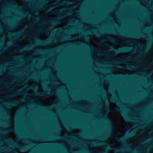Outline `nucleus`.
Returning <instances> with one entry per match:
<instances>
[{
    "label": "nucleus",
    "instance_id": "4468645a",
    "mask_svg": "<svg viewBox=\"0 0 153 153\" xmlns=\"http://www.w3.org/2000/svg\"><path fill=\"white\" fill-rule=\"evenodd\" d=\"M116 110H117V111H120L119 109H116Z\"/></svg>",
    "mask_w": 153,
    "mask_h": 153
},
{
    "label": "nucleus",
    "instance_id": "f03ea898",
    "mask_svg": "<svg viewBox=\"0 0 153 153\" xmlns=\"http://www.w3.org/2000/svg\"><path fill=\"white\" fill-rule=\"evenodd\" d=\"M107 39L112 42H114L116 41V40L115 39L111 37H108L107 38Z\"/></svg>",
    "mask_w": 153,
    "mask_h": 153
},
{
    "label": "nucleus",
    "instance_id": "0eeeda50",
    "mask_svg": "<svg viewBox=\"0 0 153 153\" xmlns=\"http://www.w3.org/2000/svg\"><path fill=\"white\" fill-rule=\"evenodd\" d=\"M117 140L119 141L123 142L124 141V140L123 138H118Z\"/></svg>",
    "mask_w": 153,
    "mask_h": 153
},
{
    "label": "nucleus",
    "instance_id": "1a4fd4ad",
    "mask_svg": "<svg viewBox=\"0 0 153 153\" xmlns=\"http://www.w3.org/2000/svg\"><path fill=\"white\" fill-rule=\"evenodd\" d=\"M54 7H51V8L48 9L47 10V12H50L51 10V9L53 8H54Z\"/></svg>",
    "mask_w": 153,
    "mask_h": 153
},
{
    "label": "nucleus",
    "instance_id": "ddd939ff",
    "mask_svg": "<svg viewBox=\"0 0 153 153\" xmlns=\"http://www.w3.org/2000/svg\"><path fill=\"white\" fill-rule=\"evenodd\" d=\"M96 33V34L98 36H99L100 35V34L98 33Z\"/></svg>",
    "mask_w": 153,
    "mask_h": 153
},
{
    "label": "nucleus",
    "instance_id": "7ed1b4c3",
    "mask_svg": "<svg viewBox=\"0 0 153 153\" xmlns=\"http://www.w3.org/2000/svg\"><path fill=\"white\" fill-rule=\"evenodd\" d=\"M36 94L37 95H39L40 96L42 97L43 96L45 95H46L47 94V93H45V94H39V92H36Z\"/></svg>",
    "mask_w": 153,
    "mask_h": 153
},
{
    "label": "nucleus",
    "instance_id": "dca6fc26",
    "mask_svg": "<svg viewBox=\"0 0 153 153\" xmlns=\"http://www.w3.org/2000/svg\"><path fill=\"white\" fill-rule=\"evenodd\" d=\"M124 116L125 117L126 119V120H128L127 119L126 117L124 115Z\"/></svg>",
    "mask_w": 153,
    "mask_h": 153
},
{
    "label": "nucleus",
    "instance_id": "f3484780",
    "mask_svg": "<svg viewBox=\"0 0 153 153\" xmlns=\"http://www.w3.org/2000/svg\"><path fill=\"white\" fill-rule=\"evenodd\" d=\"M97 144H94V145H97Z\"/></svg>",
    "mask_w": 153,
    "mask_h": 153
},
{
    "label": "nucleus",
    "instance_id": "a211bd4d",
    "mask_svg": "<svg viewBox=\"0 0 153 153\" xmlns=\"http://www.w3.org/2000/svg\"><path fill=\"white\" fill-rule=\"evenodd\" d=\"M1 74V73H0V75Z\"/></svg>",
    "mask_w": 153,
    "mask_h": 153
},
{
    "label": "nucleus",
    "instance_id": "9b49d317",
    "mask_svg": "<svg viewBox=\"0 0 153 153\" xmlns=\"http://www.w3.org/2000/svg\"><path fill=\"white\" fill-rule=\"evenodd\" d=\"M21 150L22 151H25L26 150V149L25 148H21Z\"/></svg>",
    "mask_w": 153,
    "mask_h": 153
},
{
    "label": "nucleus",
    "instance_id": "f257e3e1",
    "mask_svg": "<svg viewBox=\"0 0 153 153\" xmlns=\"http://www.w3.org/2000/svg\"><path fill=\"white\" fill-rule=\"evenodd\" d=\"M109 48L111 50H114L116 53L121 52L128 51L130 50L128 48H120L119 49H115L112 46L110 45Z\"/></svg>",
    "mask_w": 153,
    "mask_h": 153
},
{
    "label": "nucleus",
    "instance_id": "6e6552de",
    "mask_svg": "<svg viewBox=\"0 0 153 153\" xmlns=\"http://www.w3.org/2000/svg\"><path fill=\"white\" fill-rule=\"evenodd\" d=\"M18 103V102L17 101H16L14 102H13L11 103L12 105H16Z\"/></svg>",
    "mask_w": 153,
    "mask_h": 153
},
{
    "label": "nucleus",
    "instance_id": "20e7f679",
    "mask_svg": "<svg viewBox=\"0 0 153 153\" xmlns=\"http://www.w3.org/2000/svg\"><path fill=\"white\" fill-rule=\"evenodd\" d=\"M29 88L33 89L34 90L37 89L38 87L36 86H31Z\"/></svg>",
    "mask_w": 153,
    "mask_h": 153
},
{
    "label": "nucleus",
    "instance_id": "2eb2a0df",
    "mask_svg": "<svg viewBox=\"0 0 153 153\" xmlns=\"http://www.w3.org/2000/svg\"><path fill=\"white\" fill-rule=\"evenodd\" d=\"M116 151H117V152H119V151H120V150L119 149H117V150H116Z\"/></svg>",
    "mask_w": 153,
    "mask_h": 153
},
{
    "label": "nucleus",
    "instance_id": "f8f14e48",
    "mask_svg": "<svg viewBox=\"0 0 153 153\" xmlns=\"http://www.w3.org/2000/svg\"><path fill=\"white\" fill-rule=\"evenodd\" d=\"M20 91H18L16 94H15L14 95H16L17 94H19L20 93Z\"/></svg>",
    "mask_w": 153,
    "mask_h": 153
},
{
    "label": "nucleus",
    "instance_id": "423d86ee",
    "mask_svg": "<svg viewBox=\"0 0 153 153\" xmlns=\"http://www.w3.org/2000/svg\"><path fill=\"white\" fill-rule=\"evenodd\" d=\"M134 67L133 65H131L130 66H128L127 67V68L129 69H132L133 68H134Z\"/></svg>",
    "mask_w": 153,
    "mask_h": 153
},
{
    "label": "nucleus",
    "instance_id": "39448f33",
    "mask_svg": "<svg viewBox=\"0 0 153 153\" xmlns=\"http://www.w3.org/2000/svg\"><path fill=\"white\" fill-rule=\"evenodd\" d=\"M111 100L112 102H115L117 103H118L119 102L117 101V100L114 98L111 99Z\"/></svg>",
    "mask_w": 153,
    "mask_h": 153
},
{
    "label": "nucleus",
    "instance_id": "9d476101",
    "mask_svg": "<svg viewBox=\"0 0 153 153\" xmlns=\"http://www.w3.org/2000/svg\"><path fill=\"white\" fill-rule=\"evenodd\" d=\"M134 36V37H136L137 38H139L140 37V35H137L134 36Z\"/></svg>",
    "mask_w": 153,
    "mask_h": 153
}]
</instances>
